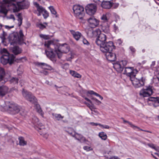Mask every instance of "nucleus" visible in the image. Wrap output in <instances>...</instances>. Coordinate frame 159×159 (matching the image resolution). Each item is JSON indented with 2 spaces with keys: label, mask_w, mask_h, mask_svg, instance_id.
Segmentation results:
<instances>
[{
  "label": "nucleus",
  "mask_w": 159,
  "mask_h": 159,
  "mask_svg": "<svg viewBox=\"0 0 159 159\" xmlns=\"http://www.w3.org/2000/svg\"><path fill=\"white\" fill-rule=\"evenodd\" d=\"M16 0H4L3 2L4 4L1 7L0 9V13L3 14L6 16L8 11L6 7H9L11 6L14 12H16L19 11L20 9H24L27 8L29 4H27L26 6H25V2H18L16 3L15 2Z\"/></svg>",
  "instance_id": "nucleus-1"
},
{
  "label": "nucleus",
  "mask_w": 159,
  "mask_h": 159,
  "mask_svg": "<svg viewBox=\"0 0 159 159\" xmlns=\"http://www.w3.org/2000/svg\"><path fill=\"white\" fill-rule=\"evenodd\" d=\"M44 45L45 47H47L48 48H52L54 47L55 51L57 53L58 57L60 59L62 57L63 53H66L70 50V47L67 44L64 43L62 44H55L52 40L45 42Z\"/></svg>",
  "instance_id": "nucleus-2"
},
{
  "label": "nucleus",
  "mask_w": 159,
  "mask_h": 159,
  "mask_svg": "<svg viewBox=\"0 0 159 159\" xmlns=\"http://www.w3.org/2000/svg\"><path fill=\"white\" fill-rule=\"evenodd\" d=\"M23 37L22 30H20L19 34L16 32L10 34L8 37V39L11 45H14L15 43L21 44L23 43Z\"/></svg>",
  "instance_id": "nucleus-3"
},
{
  "label": "nucleus",
  "mask_w": 159,
  "mask_h": 159,
  "mask_svg": "<svg viewBox=\"0 0 159 159\" xmlns=\"http://www.w3.org/2000/svg\"><path fill=\"white\" fill-rule=\"evenodd\" d=\"M4 108L8 113L12 115L16 114L20 111V107L13 102H7Z\"/></svg>",
  "instance_id": "nucleus-4"
},
{
  "label": "nucleus",
  "mask_w": 159,
  "mask_h": 159,
  "mask_svg": "<svg viewBox=\"0 0 159 159\" xmlns=\"http://www.w3.org/2000/svg\"><path fill=\"white\" fill-rule=\"evenodd\" d=\"M75 16L80 19H82L84 16V7L81 6L75 5L73 8Z\"/></svg>",
  "instance_id": "nucleus-5"
},
{
  "label": "nucleus",
  "mask_w": 159,
  "mask_h": 159,
  "mask_svg": "<svg viewBox=\"0 0 159 159\" xmlns=\"http://www.w3.org/2000/svg\"><path fill=\"white\" fill-rule=\"evenodd\" d=\"M154 89L153 87L151 85L146 86L140 91L139 94L143 97H149L153 94Z\"/></svg>",
  "instance_id": "nucleus-6"
},
{
  "label": "nucleus",
  "mask_w": 159,
  "mask_h": 159,
  "mask_svg": "<svg viewBox=\"0 0 159 159\" xmlns=\"http://www.w3.org/2000/svg\"><path fill=\"white\" fill-rule=\"evenodd\" d=\"M6 55H2L0 58L1 62L3 65L8 63L12 64L14 60L15 57L13 54H10L9 53H6Z\"/></svg>",
  "instance_id": "nucleus-7"
},
{
  "label": "nucleus",
  "mask_w": 159,
  "mask_h": 159,
  "mask_svg": "<svg viewBox=\"0 0 159 159\" xmlns=\"http://www.w3.org/2000/svg\"><path fill=\"white\" fill-rule=\"evenodd\" d=\"M99 47L100 50L106 53L109 52H111L115 48L113 43L111 41L105 43Z\"/></svg>",
  "instance_id": "nucleus-8"
},
{
  "label": "nucleus",
  "mask_w": 159,
  "mask_h": 159,
  "mask_svg": "<svg viewBox=\"0 0 159 159\" xmlns=\"http://www.w3.org/2000/svg\"><path fill=\"white\" fill-rule=\"evenodd\" d=\"M130 80L134 86L136 88H139L144 85L145 81V79L143 77L140 78H137L134 76L131 77Z\"/></svg>",
  "instance_id": "nucleus-9"
},
{
  "label": "nucleus",
  "mask_w": 159,
  "mask_h": 159,
  "mask_svg": "<svg viewBox=\"0 0 159 159\" xmlns=\"http://www.w3.org/2000/svg\"><path fill=\"white\" fill-rule=\"evenodd\" d=\"M23 96L25 99L33 104L37 103V100L35 97L30 92L25 90L24 89L22 91Z\"/></svg>",
  "instance_id": "nucleus-10"
},
{
  "label": "nucleus",
  "mask_w": 159,
  "mask_h": 159,
  "mask_svg": "<svg viewBox=\"0 0 159 159\" xmlns=\"http://www.w3.org/2000/svg\"><path fill=\"white\" fill-rule=\"evenodd\" d=\"M86 13L89 15H93L95 13L97 9L96 5L93 4L88 5L85 7Z\"/></svg>",
  "instance_id": "nucleus-11"
},
{
  "label": "nucleus",
  "mask_w": 159,
  "mask_h": 159,
  "mask_svg": "<svg viewBox=\"0 0 159 159\" xmlns=\"http://www.w3.org/2000/svg\"><path fill=\"white\" fill-rule=\"evenodd\" d=\"M106 39V35L103 34L101 33L98 36L95 42L96 44L100 47L105 43Z\"/></svg>",
  "instance_id": "nucleus-12"
},
{
  "label": "nucleus",
  "mask_w": 159,
  "mask_h": 159,
  "mask_svg": "<svg viewBox=\"0 0 159 159\" xmlns=\"http://www.w3.org/2000/svg\"><path fill=\"white\" fill-rule=\"evenodd\" d=\"M87 21L92 28L97 26L99 24V21L94 16H91L87 19Z\"/></svg>",
  "instance_id": "nucleus-13"
},
{
  "label": "nucleus",
  "mask_w": 159,
  "mask_h": 159,
  "mask_svg": "<svg viewBox=\"0 0 159 159\" xmlns=\"http://www.w3.org/2000/svg\"><path fill=\"white\" fill-rule=\"evenodd\" d=\"M123 74H126L128 76L130 77V79L131 77L135 76V73L133 71V67H126L125 68V70Z\"/></svg>",
  "instance_id": "nucleus-14"
},
{
  "label": "nucleus",
  "mask_w": 159,
  "mask_h": 159,
  "mask_svg": "<svg viewBox=\"0 0 159 159\" xmlns=\"http://www.w3.org/2000/svg\"><path fill=\"white\" fill-rule=\"evenodd\" d=\"M70 32L75 39L78 41L81 38L83 37L82 34L79 31H75L74 30H70Z\"/></svg>",
  "instance_id": "nucleus-15"
},
{
  "label": "nucleus",
  "mask_w": 159,
  "mask_h": 159,
  "mask_svg": "<svg viewBox=\"0 0 159 159\" xmlns=\"http://www.w3.org/2000/svg\"><path fill=\"white\" fill-rule=\"evenodd\" d=\"M105 56L107 60L111 61H115L116 60V54L111 52H109L105 54Z\"/></svg>",
  "instance_id": "nucleus-16"
},
{
  "label": "nucleus",
  "mask_w": 159,
  "mask_h": 159,
  "mask_svg": "<svg viewBox=\"0 0 159 159\" xmlns=\"http://www.w3.org/2000/svg\"><path fill=\"white\" fill-rule=\"evenodd\" d=\"M46 47L50 50L49 51H47L46 50H45L47 57L51 59H53L55 56V54L53 52V50H55V49H54L53 48H54V47H53L52 48H48L47 47Z\"/></svg>",
  "instance_id": "nucleus-17"
},
{
  "label": "nucleus",
  "mask_w": 159,
  "mask_h": 159,
  "mask_svg": "<svg viewBox=\"0 0 159 159\" xmlns=\"http://www.w3.org/2000/svg\"><path fill=\"white\" fill-rule=\"evenodd\" d=\"M75 136L73 137L79 140L80 142H81L86 143V142H88V140H86L85 137H83L82 135L77 133L75 132V133L74 134Z\"/></svg>",
  "instance_id": "nucleus-18"
},
{
  "label": "nucleus",
  "mask_w": 159,
  "mask_h": 159,
  "mask_svg": "<svg viewBox=\"0 0 159 159\" xmlns=\"http://www.w3.org/2000/svg\"><path fill=\"white\" fill-rule=\"evenodd\" d=\"M8 91V88L6 86H0V97H3L7 93Z\"/></svg>",
  "instance_id": "nucleus-19"
},
{
  "label": "nucleus",
  "mask_w": 159,
  "mask_h": 159,
  "mask_svg": "<svg viewBox=\"0 0 159 159\" xmlns=\"http://www.w3.org/2000/svg\"><path fill=\"white\" fill-rule=\"evenodd\" d=\"M114 68L118 72L120 73L123 70V67L120 63L117 62L114 65Z\"/></svg>",
  "instance_id": "nucleus-20"
},
{
  "label": "nucleus",
  "mask_w": 159,
  "mask_h": 159,
  "mask_svg": "<svg viewBox=\"0 0 159 159\" xmlns=\"http://www.w3.org/2000/svg\"><path fill=\"white\" fill-rule=\"evenodd\" d=\"M110 16L111 14L109 13L103 14L101 18V20L104 23L107 22L109 21Z\"/></svg>",
  "instance_id": "nucleus-21"
},
{
  "label": "nucleus",
  "mask_w": 159,
  "mask_h": 159,
  "mask_svg": "<svg viewBox=\"0 0 159 159\" xmlns=\"http://www.w3.org/2000/svg\"><path fill=\"white\" fill-rule=\"evenodd\" d=\"M11 51L12 52L16 55L20 54L22 52L21 49L18 46L13 47L11 49Z\"/></svg>",
  "instance_id": "nucleus-22"
},
{
  "label": "nucleus",
  "mask_w": 159,
  "mask_h": 159,
  "mask_svg": "<svg viewBox=\"0 0 159 159\" xmlns=\"http://www.w3.org/2000/svg\"><path fill=\"white\" fill-rule=\"evenodd\" d=\"M112 3L109 1L102 2L101 3L102 7L105 9H109L112 6Z\"/></svg>",
  "instance_id": "nucleus-23"
},
{
  "label": "nucleus",
  "mask_w": 159,
  "mask_h": 159,
  "mask_svg": "<svg viewBox=\"0 0 159 159\" xmlns=\"http://www.w3.org/2000/svg\"><path fill=\"white\" fill-rule=\"evenodd\" d=\"M18 139L19 141V143L20 145L24 146L27 144V142L25 140L24 137H19Z\"/></svg>",
  "instance_id": "nucleus-24"
},
{
  "label": "nucleus",
  "mask_w": 159,
  "mask_h": 159,
  "mask_svg": "<svg viewBox=\"0 0 159 159\" xmlns=\"http://www.w3.org/2000/svg\"><path fill=\"white\" fill-rule=\"evenodd\" d=\"M36 65L38 66L41 67L42 68L46 69L48 66L47 64L42 62H37Z\"/></svg>",
  "instance_id": "nucleus-25"
},
{
  "label": "nucleus",
  "mask_w": 159,
  "mask_h": 159,
  "mask_svg": "<svg viewBox=\"0 0 159 159\" xmlns=\"http://www.w3.org/2000/svg\"><path fill=\"white\" fill-rule=\"evenodd\" d=\"M70 73L72 76L78 78H80L81 77V75L80 74L74 71L70 70Z\"/></svg>",
  "instance_id": "nucleus-26"
},
{
  "label": "nucleus",
  "mask_w": 159,
  "mask_h": 159,
  "mask_svg": "<svg viewBox=\"0 0 159 159\" xmlns=\"http://www.w3.org/2000/svg\"><path fill=\"white\" fill-rule=\"evenodd\" d=\"M99 136L102 140H105L107 139V136L106 134L104 132H101L99 133Z\"/></svg>",
  "instance_id": "nucleus-27"
},
{
  "label": "nucleus",
  "mask_w": 159,
  "mask_h": 159,
  "mask_svg": "<svg viewBox=\"0 0 159 159\" xmlns=\"http://www.w3.org/2000/svg\"><path fill=\"white\" fill-rule=\"evenodd\" d=\"M39 12H42L44 18H47L49 16L48 13V12L47 11H46L45 9H44L43 7L42 10H41V11H38Z\"/></svg>",
  "instance_id": "nucleus-28"
},
{
  "label": "nucleus",
  "mask_w": 159,
  "mask_h": 159,
  "mask_svg": "<svg viewBox=\"0 0 159 159\" xmlns=\"http://www.w3.org/2000/svg\"><path fill=\"white\" fill-rule=\"evenodd\" d=\"M66 131L72 136H75L74 134L75 133V132L74 130L73 129L70 128H69L67 130H66Z\"/></svg>",
  "instance_id": "nucleus-29"
},
{
  "label": "nucleus",
  "mask_w": 159,
  "mask_h": 159,
  "mask_svg": "<svg viewBox=\"0 0 159 159\" xmlns=\"http://www.w3.org/2000/svg\"><path fill=\"white\" fill-rule=\"evenodd\" d=\"M93 36V37H97L100 35L101 34V31L99 30H97L93 31L92 32Z\"/></svg>",
  "instance_id": "nucleus-30"
},
{
  "label": "nucleus",
  "mask_w": 159,
  "mask_h": 159,
  "mask_svg": "<svg viewBox=\"0 0 159 159\" xmlns=\"http://www.w3.org/2000/svg\"><path fill=\"white\" fill-rule=\"evenodd\" d=\"M36 103L35 104V107H36V108L38 112L42 116H43V113L42 111V110L41 109L40 106L38 104H36Z\"/></svg>",
  "instance_id": "nucleus-31"
},
{
  "label": "nucleus",
  "mask_w": 159,
  "mask_h": 159,
  "mask_svg": "<svg viewBox=\"0 0 159 159\" xmlns=\"http://www.w3.org/2000/svg\"><path fill=\"white\" fill-rule=\"evenodd\" d=\"M52 115L55 118L58 120H59L61 119H62L64 117L62 116L60 114H52Z\"/></svg>",
  "instance_id": "nucleus-32"
},
{
  "label": "nucleus",
  "mask_w": 159,
  "mask_h": 159,
  "mask_svg": "<svg viewBox=\"0 0 159 159\" xmlns=\"http://www.w3.org/2000/svg\"><path fill=\"white\" fill-rule=\"evenodd\" d=\"M74 58V55L71 52L67 56L66 59L67 61H71V60Z\"/></svg>",
  "instance_id": "nucleus-33"
},
{
  "label": "nucleus",
  "mask_w": 159,
  "mask_h": 159,
  "mask_svg": "<svg viewBox=\"0 0 159 159\" xmlns=\"http://www.w3.org/2000/svg\"><path fill=\"white\" fill-rule=\"evenodd\" d=\"M49 9L50 10L51 13L55 16V17H57V12L52 6H50L49 7Z\"/></svg>",
  "instance_id": "nucleus-34"
},
{
  "label": "nucleus",
  "mask_w": 159,
  "mask_h": 159,
  "mask_svg": "<svg viewBox=\"0 0 159 159\" xmlns=\"http://www.w3.org/2000/svg\"><path fill=\"white\" fill-rule=\"evenodd\" d=\"M18 80H19L18 78L13 77L10 80V81L11 83L15 84H17L18 83Z\"/></svg>",
  "instance_id": "nucleus-35"
},
{
  "label": "nucleus",
  "mask_w": 159,
  "mask_h": 159,
  "mask_svg": "<svg viewBox=\"0 0 159 159\" xmlns=\"http://www.w3.org/2000/svg\"><path fill=\"white\" fill-rule=\"evenodd\" d=\"M158 97H150L148 99V100L149 101L154 102L155 103H158Z\"/></svg>",
  "instance_id": "nucleus-36"
},
{
  "label": "nucleus",
  "mask_w": 159,
  "mask_h": 159,
  "mask_svg": "<svg viewBox=\"0 0 159 159\" xmlns=\"http://www.w3.org/2000/svg\"><path fill=\"white\" fill-rule=\"evenodd\" d=\"M34 5L36 7L37 11H41V10H42V7L41 6H39V4L36 2H34Z\"/></svg>",
  "instance_id": "nucleus-37"
},
{
  "label": "nucleus",
  "mask_w": 159,
  "mask_h": 159,
  "mask_svg": "<svg viewBox=\"0 0 159 159\" xmlns=\"http://www.w3.org/2000/svg\"><path fill=\"white\" fill-rule=\"evenodd\" d=\"M39 119L36 116H34L32 119V122L34 124H35L39 122Z\"/></svg>",
  "instance_id": "nucleus-38"
},
{
  "label": "nucleus",
  "mask_w": 159,
  "mask_h": 159,
  "mask_svg": "<svg viewBox=\"0 0 159 159\" xmlns=\"http://www.w3.org/2000/svg\"><path fill=\"white\" fill-rule=\"evenodd\" d=\"M40 36L41 38L45 39H50L49 36L48 35L41 34L40 35Z\"/></svg>",
  "instance_id": "nucleus-39"
},
{
  "label": "nucleus",
  "mask_w": 159,
  "mask_h": 159,
  "mask_svg": "<svg viewBox=\"0 0 159 159\" xmlns=\"http://www.w3.org/2000/svg\"><path fill=\"white\" fill-rule=\"evenodd\" d=\"M4 76L0 75V82L2 81V83L4 84L6 82V81L5 79H4Z\"/></svg>",
  "instance_id": "nucleus-40"
},
{
  "label": "nucleus",
  "mask_w": 159,
  "mask_h": 159,
  "mask_svg": "<svg viewBox=\"0 0 159 159\" xmlns=\"http://www.w3.org/2000/svg\"><path fill=\"white\" fill-rule=\"evenodd\" d=\"M121 119H122L123 120L124 123H128L130 126L131 127L134 126V125H133L131 123L129 122L128 121L125 120L123 118H121Z\"/></svg>",
  "instance_id": "nucleus-41"
},
{
  "label": "nucleus",
  "mask_w": 159,
  "mask_h": 159,
  "mask_svg": "<svg viewBox=\"0 0 159 159\" xmlns=\"http://www.w3.org/2000/svg\"><path fill=\"white\" fill-rule=\"evenodd\" d=\"M83 42L84 44L89 45V42L85 38L83 37Z\"/></svg>",
  "instance_id": "nucleus-42"
},
{
  "label": "nucleus",
  "mask_w": 159,
  "mask_h": 159,
  "mask_svg": "<svg viewBox=\"0 0 159 159\" xmlns=\"http://www.w3.org/2000/svg\"><path fill=\"white\" fill-rule=\"evenodd\" d=\"M1 52L2 55H6V53H9L7 51V50L5 48H3L1 50Z\"/></svg>",
  "instance_id": "nucleus-43"
},
{
  "label": "nucleus",
  "mask_w": 159,
  "mask_h": 159,
  "mask_svg": "<svg viewBox=\"0 0 159 159\" xmlns=\"http://www.w3.org/2000/svg\"><path fill=\"white\" fill-rule=\"evenodd\" d=\"M0 75H2L5 76V72L3 69L2 68L0 67Z\"/></svg>",
  "instance_id": "nucleus-44"
},
{
  "label": "nucleus",
  "mask_w": 159,
  "mask_h": 159,
  "mask_svg": "<svg viewBox=\"0 0 159 159\" xmlns=\"http://www.w3.org/2000/svg\"><path fill=\"white\" fill-rule=\"evenodd\" d=\"M99 126L101 127L104 129H109L110 128V127L108 125H104L101 124L99 125Z\"/></svg>",
  "instance_id": "nucleus-45"
},
{
  "label": "nucleus",
  "mask_w": 159,
  "mask_h": 159,
  "mask_svg": "<svg viewBox=\"0 0 159 159\" xmlns=\"http://www.w3.org/2000/svg\"><path fill=\"white\" fill-rule=\"evenodd\" d=\"M147 145H148L149 147L153 148L154 149L156 147L154 145L153 143H148L147 144Z\"/></svg>",
  "instance_id": "nucleus-46"
},
{
  "label": "nucleus",
  "mask_w": 159,
  "mask_h": 159,
  "mask_svg": "<svg viewBox=\"0 0 159 159\" xmlns=\"http://www.w3.org/2000/svg\"><path fill=\"white\" fill-rule=\"evenodd\" d=\"M91 147L87 146H84L83 147V149L84 150L87 151H89L90 150H91Z\"/></svg>",
  "instance_id": "nucleus-47"
},
{
  "label": "nucleus",
  "mask_w": 159,
  "mask_h": 159,
  "mask_svg": "<svg viewBox=\"0 0 159 159\" xmlns=\"http://www.w3.org/2000/svg\"><path fill=\"white\" fill-rule=\"evenodd\" d=\"M39 27L41 29H43L46 27V26L42 24H40L38 25Z\"/></svg>",
  "instance_id": "nucleus-48"
},
{
  "label": "nucleus",
  "mask_w": 159,
  "mask_h": 159,
  "mask_svg": "<svg viewBox=\"0 0 159 159\" xmlns=\"http://www.w3.org/2000/svg\"><path fill=\"white\" fill-rule=\"evenodd\" d=\"M87 93L90 94H94L95 95H96V94L97 93L95 92L94 91L92 90L89 91L87 92Z\"/></svg>",
  "instance_id": "nucleus-49"
},
{
  "label": "nucleus",
  "mask_w": 159,
  "mask_h": 159,
  "mask_svg": "<svg viewBox=\"0 0 159 159\" xmlns=\"http://www.w3.org/2000/svg\"><path fill=\"white\" fill-rule=\"evenodd\" d=\"M121 64V65L122 64L123 65V67L124 66H125L127 64V61H122L121 62H120Z\"/></svg>",
  "instance_id": "nucleus-50"
},
{
  "label": "nucleus",
  "mask_w": 159,
  "mask_h": 159,
  "mask_svg": "<svg viewBox=\"0 0 159 159\" xmlns=\"http://www.w3.org/2000/svg\"><path fill=\"white\" fill-rule=\"evenodd\" d=\"M95 2L98 4H101V3L102 2V1H101V0H95L94 1Z\"/></svg>",
  "instance_id": "nucleus-51"
},
{
  "label": "nucleus",
  "mask_w": 159,
  "mask_h": 159,
  "mask_svg": "<svg viewBox=\"0 0 159 159\" xmlns=\"http://www.w3.org/2000/svg\"><path fill=\"white\" fill-rule=\"evenodd\" d=\"M89 124H91V125L93 126H97L99 125H100V124L97 123H95L94 122H90L89 123Z\"/></svg>",
  "instance_id": "nucleus-52"
},
{
  "label": "nucleus",
  "mask_w": 159,
  "mask_h": 159,
  "mask_svg": "<svg viewBox=\"0 0 159 159\" xmlns=\"http://www.w3.org/2000/svg\"><path fill=\"white\" fill-rule=\"evenodd\" d=\"M84 103L86 105L87 107H88L89 109H91L90 107H92V104H93L92 103H91V105H90L89 103L86 102H84Z\"/></svg>",
  "instance_id": "nucleus-53"
},
{
  "label": "nucleus",
  "mask_w": 159,
  "mask_h": 159,
  "mask_svg": "<svg viewBox=\"0 0 159 159\" xmlns=\"http://www.w3.org/2000/svg\"><path fill=\"white\" fill-rule=\"evenodd\" d=\"M14 27V26L13 25H12V26H9L8 25H5V28H6V29H10L11 28H13Z\"/></svg>",
  "instance_id": "nucleus-54"
},
{
  "label": "nucleus",
  "mask_w": 159,
  "mask_h": 159,
  "mask_svg": "<svg viewBox=\"0 0 159 159\" xmlns=\"http://www.w3.org/2000/svg\"><path fill=\"white\" fill-rule=\"evenodd\" d=\"M95 94H96L95 96H96L97 97H98L101 99V100L103 99V97L102 96H101L100 95H99V94H98L97 93Z\"/></svg>",
  "instance_id": "nucleus-55"
},
{
  "label": "nucleus",
  "mask_w": 159,
  "mask_h": 159,
  "mask_svg": "<svg viewBox=\"0 0 159 159\" xmlns=\"http://www.w3.org/2000/svg\"><path fill=\"white\" fill-rule=\"evenodd\" d=\"M91 109H90V110L92 111H93V109H96V108L94 106L93 104H92V107H90Z\"/></svg>",
  "instance_id": "nucleus-56"
},
{
  "label": "nucleus",
  "mask_w": 159,
  "mask_h": 159,
  "mask_svg": "<svg viewBox=\"0 0 159 159\" xmlns=\"http://www.w3.org/2000/svg\"><path fill=\"white\" fill-rule=\"evenodd\" d=\"M41 73L45 75H47L48 74V72L47 71H41Z\"/></svg>",
  "instance_id": "nucleus-57"
},
{
  "label": "nucleus",
  "mask_w": 159,
  "mask_h": 159,
  "mask_svg": "<svg viewBox=\"0 0 159 159\" xmlns=\"http://www.w3.org/2000/svg\"><path fill=\"white\" fill-rule=\"evenodd\" d=\"M46 69L49 70H51L52 69V68L50 66L48 65L47 67V68Z\"/></svg>",
  "instance_id": "nucleus-58"
},
{
  "label": "nucleus",
  "mask_w": 159,
  "mask_h": 159,
  "mask_svg": "<svg viewBox=\"0 0 159 159\" xmlns=\"http://www.w3.org/2000/svg\"><path fill=\"white\" fill-rule=\"evenodd\" d=\"M130 49L131 51L133 52H134L135 51V49L133 47H130Z\"/></svg>",
  "instance_id": "nucleus-59"
},
{
  "label": "nucleus",
  "mask_w": 159,
  "mask_h": 159,
  "mask_svg": "<svg viewBox=\"0 0 159 159\" xmlns=\"http://www.w3.org/2000/svg\"><path fill=\"white\" fill-rule=\"evenodd\" d=\"M102 103L101 102L99 101L98 100L97 102H96V104L97 105H99Z\"/></svg>",
  "instance_id": "nucleus-60"
},
{
  "label": "nucleus",
  "mask_w": 159,
  "mask_h": 159,
  "mask_svg": "<svg viewBox=\"0 0 159 159\" xmlns=\"http://www.w3.org/2000/svg\"><path fill=\"white\" fill-rule=\"evenodd\" d=\"M84 99L86 100L87 101L89 102L90 103H92V101L90 99H89V98H88L85 97V98Z\"/></svg>",
  "instance_id": "nucleus-61"
},
{
  "label": "nucleus",
  "mask_w": 159,
  "mask_h": 159,
  "mask_svg": "<svg viewBox=\"0 0 159 159\" xmlns=\"http://www.w3.org/2000/svg\"><path fill=\"white\" fill-rule=\"evenodd\" d=\"M155 64V61H152V64L151 65V67H153V66H154Z\"/></svg>",
  "instance_id": "nucleus-62"
},
{
  "label": "nucleus",
  "mask_w": 159,
  "mask_h": 159,
  "mask_svg": "<svg viewBox=\"0 0 159 159\" xmlns=\"http://www.w3.org/2000/svg\"><path fill=\"white\" fill-rule=\"evenodd\" d=\"M140 130L142 131H143L146 132H148V133H152V132H151L150 131H148V130H143V129H141Z\"/></svg>",
  "instance_id": "nucleus-63"
},
{
  "label": "nucleus",
  "mask_w": 159,
  "mask_h": 159,
  "mask_svg": "<svg viewBox=\"0 0 159 159\" xmlns=\"http://www.w3.org/2000/svg\"><path fill=\"white\" fill-rule=\"evenodd\" d=\"M155 150L159 152V147H156L155 148Z\"/></svg>",
  "instance_id": "nucleus-64"
}]
</instances>
